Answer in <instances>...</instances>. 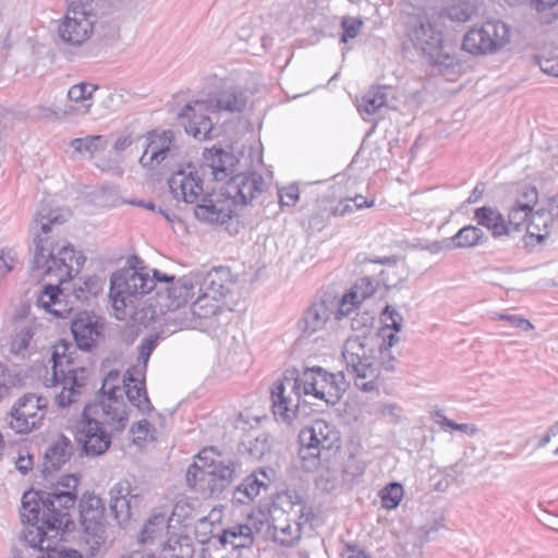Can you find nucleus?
Returning <instances> with one entry per match:
<instances>
[{
	"label": "nucleus",
	"instance_id": "1",
	"mask_svg": "<svg viewBox=\"0 0 558 558\" xmlns=\"http://www.w3.org/2000/svg\"><path fill=\"white\" fill-rule=\"evenodd\" d=\"M78 480L62 476L51 492L29 490L22 497L21 518L27 523L23 531L24 544L11 558H82L76 549H56L59 532L70 522L69 509L76 501Z\"/></svg>",
	"mask_w": 558,
	"mask_h": 558
},
{
	"label": "nucleus",
	"instance_id": "2",
	"mask_svg": "<svg viewBox=\"0 0 558 558\" xmlns=\"http://www.w3.org/2000/svg\"><path fill=\"white\" fill-rule=\"evenodd\" d=\"M146 142L140 163L146 169H159L166 174H197L198 170L203 173L210 171L211 174H228L239 162L234 154L216 146L205 148L199 161L175 144L171 130L148 132Z\"/></svg>",
	"mask_w": 558,
	"mask_h": 558
},
{
	"label": "nucleus",
	"instance_id": "3",
	"mask_svg": "<svg viewBox=\"0 0 558 558\" xmlns=\"http://www.w3.org/2000/svg\"><path fill=\"white\" fill-rule=\"evenodd\" d=\"M69 217V210L43 207L36 213L31 227L34 234V266L44 277L57 283L72 279L85 260L81 254H76L72 244L54 238L53 228Z\"/></svg>",
	"mask_w": 558,
	"mask_h": 558
},
{
	"label": "nucleus",
	"instance_id": "4",
	"mask_svg": "<svg viewBox=\"0 0 558 558\" xmlns=\"http://www.w3.org/2000/svg\"><path fill=\"white\" fill-rule=\"evenodd\" d=\"M168 185L177 201L195 204L199 221L225 225L235 215V201L225 196L218 177H170Z\"/></svg>",
	"mask_w": 558,
	"mask_h": 558
},
{
	"label": "nucleus",
	"instance_id": "5",
	"mask_svg": "<svg viewBox=\"0 0 558 558\" xmlns=\"http://www.w3.org/2000/svg\"><path fill=\"white\" fill-rule=\"evenodd\" d=\"M128 423L121 403L105 401L85 407L76 425V440L86 456L104 454L111 445V434L106 429L122 430Z\"/></svg>",
	"mask_w": 558,
	"mask_h": 558
},
{
	"label": "nucleus",
	"instance_id": "6",
	"mask_svg": "<svg viewBox=\"0 0 558 558\" xmlns=\"http://www.w3.org/2000/svg\"><path fill=\"white\" fill-rule=\"evenodd\" d=\"M381 347L372 335H353L347 338L342 347V359L354 385L362 391H374L378 388L383 355Z\"/></svg>",
	"mask_w": 558,
	"mask_h": 558
},
{
	"label": "nucleus",
	"instance_id": "7",
	"mask_svg": "<svg viewBox=\"0 0 558 558\" xmlns=\"http://www.w3.org/2000/svg\"><path fill=\"white\" fill-rule=\"evenodd\" d=\"M74 351L75 348L64 340L52 347V374L46 378V386L54 389V402L60 408L76 402L86 385L88 371L74 366Z\"/></svg>",
	"mask_w": 558,
	"mask_h": 558
},
{
	"label": "nucleus",
	"instance_id": "8",
	"mask_svg": "<svg viewBox=\"0 0 558 558\" xmlns=\"http://www.w3.org/2000/svg\"><path fill=\"white\" fill-rule=\"evenodd\" d=\"M245 106V95L231 88L218 93L210 99L195 100L186 104L179 113V117L186 120L184 123L186 133L199 141H205L214 136V123L208 113L221 110L240 112Z\"/></svg>",
	"mask_w": 558,
	"mask_h": 558
},
{
	"label": "nucleus",
	"instance_id": "9",
	"mask_svg": "<svg viewBox=\"0 0 558 558\" xmlns=\"http://www.w3.org/2000/svg\"><path fill=\"white\" fill-rule=\"evenodd\" d=\"M154 289H156L155 272L150 276L135 268H124L113 272L110 279L109 298L116 318L124 319L128 308H132L138 298Z\"/></svg>",
	"mask_w": 558,
	"mask_h": 558
},
{
	"label": "nucleus",
	"instance_id": "10",
	"mask_svg": "<svg viewBox=\"0 0 558 558\" xmlns=\"http://www.w3.org/2000/svg\"><path fill=\"white\" fill-rule=\"evenodd\" d=\"M198 461L187 469L186 483L204 498L221 493L233 482L236 464L231 459L207 463L206 458L199 454Z\"/></svg>",
	"mask_w": 558,
	"mask_h": 558
},
{
	"label": "nucleus",
	"instance_id": "11",
	"mask_svg": "<svg viewBox=\"0 0 558 558\" xmlns=\"http://www.w3.org/2000/svg\"><path fill=\"white\" fill-rule=\"evenodd\" d=\"M408 41L433 64L450 66L453 58L442 50V34L427 16L411 17L407 27Z\"/></svg>",
	"mask_w": 558,
	"mask_h": 558
},
{
	"label": "nucleus",
	"instance_id": "12",
	"mask_svg": "<svg viewBox=\"0 0 558 558\" xmlns=\"http://www.w3.org/2000/svg\"><path fill=\"white\" fill-rule=\"evenodd\" d=\"M48 399L34 392L19 397L4 416V424L15 434L27 435L43 426Z\"/></svg>",
	"mask_w": 558,
	"mask_h": 558
},
{
	"label": "nucleus",
	"instance_id": "13",
	"mask_svg": "<svg viewBox=\"0 0 558 558\" xmlns=\"http://www.w3.org/2000/svg\"><path fill=\"white\" fill-rule=\"evenodd\" d=\"M156 289H157V306L163 314L170 313L167 322H172L170 318L175 315L183 316V308L186 303L196 294V284L192 272L181 277L177 281L167 275H161L155 270Z\"/></svg>",
	"mask_w": 558,
	"mask_h": 558
},
{
	"label": "nucleus",
	"instance_id": "14",
	"mask_svg": "<svg viewBox=\"0 0 558 558\" xmlns=\"http://www.w3.org/2000/svg\"><path fill=\"white\" fill-rule=\"evenodd\" d=\"M295 378L303 396H312L327 404H336L349 386L342 372L333 374L322 367L306 368Z\"/></svg>",
	"mask_w": 558,
	"mask_h": 558
},
{
	"label": "nucleus",
	"instance_id": "15",
	"mask_svg": "<svg viewBox=\"0 0 558 558\" xmlns=\"http://www.w3.org/2000/svg\"><path fill=\"white\" fill-rule=\"evenodd\" d=\"M300 454L303 459L328 460L340 448V435L333 425L324 421H314L299 434Z\"/></svg>",
	"mask_w": 558,
	"mask_h": 558
},
{
	"label": "nucleus",
	"instance_id": "16",
	"mask_svg": "<svg viewBox=\"0 0 558 558\" xmlns=\"http://www.w3.org/2000/svg\"><path fill=\"white\" fill-rule=\"evenodd\" d=\"M197 298L183 316L175 315L170 319L179 328L216 330L219 316L223 313V299L196 290Z\"/></svg>",
	"mask_w": 558,
	"mask_h": 558
},
{
	"label": "nucleus",
	"instance_id": "17",
	"mask_svg": "<svg viewBox=\"0 0 558 558\" xmlns=\"http://www.w3.org/2000/svg\"><path fill=\"white\" fill-rule=\"evenodd\" d=\"M510 39V29L499 20H488L471 28L463 37L462 49L473 56L495 53Z\"/></svg>",
	"mask_w": 558,
	"mask_h": 558
},
{
	"label": "nucleus",
	"instance_id": "18",
	"mask_svg": "<svg viewBox=\"0 0 558 558\" xmlns=\"http://www.w3.org/2000/svg\"><path fill=\"white\" fill-rule=\"evenodd\" d=\"M302 396L295 377L284 376L277 380L271 389V408L276 420L292 424L296 418Z\"/></svg>",
	"mask_w": 558,
	"mask_h": 558
},
{
	"label": "nucleus",
	"instance_id": "19",
	"mask_svg": "<svg viewBox=\"0 0 558 558\" xmlns=\"http://www.w3.org/2000/svg\"><path fill=\"white\" fill-rule=\"evenodd\" d=\"M94 17L87 8L71 5L59 25L60 38L73 46L82 45L93 33Z\"/></svg>",
	"mask_w": 558,
	"mask_h": 558
},
{
	"label": "nucleus",
	"instance_id": "20",
	"mask_svg": "<svg viewBox=\"0 0 558 558\" xmlns=\"http://www.w3.org/2000/svg\"><path fill=\"white\" fill-rule=\"evenodd\" d=\"M270 518L311 522L314 518L312 507L295 489H287L276 495L270 507Z\"/></svg>",
	"mask_w": 558,
	"mask_h": 558
},
{
	"label": "nucleus",
	"instance_id": "21",
	"mask_svg": "<svg viewBox=\"0 0 558 558\" xmlns=\"http://www.w3.org/2000/svg\"><path fill=\"white\" fill-rule=\"evenodd\" d=\"M337 299L332 295H325L314 301L304 312L299 322V329L305 336H312L332 325L335 322Z\"/></svg>",
	"mask_w": 558,
	"mask_h": 558
},
{
	"label": "nucleus",
	"instance_id": "22",
	"mask_svg": "<svg viewBox=\"0 0 558 558\" xmlns=\"http://www.w3.org/2000/svg\"><path fill=\"white\" fill-rule=\"evenodd\" d=\"M196 290L223 299L233 286L232 276L227 267L192 272Z\"/></svg>",
	"mask_w": 558,
	"mask_h": 558
},
{
	"label": "nucleus",
	"instance_id": "23",
	"mask_svg": "<svg viewBox=\"0 0 558 558\" xmlns=\"http://www.w3.org/2000/svg\"><path fill=\"white\" fill-rule=\"evenodd\" d=\"M225 196L236 205H247L264 190L263 177H229L221 185Z\"/></svg>",
	"mask_w": 558,
	"mask_h": 558
},
{
	"label": "nucleus",
	"instance_id": "24",
	"mask_svg": "<svg viewBox=\"0 0 558 558\" xmlns=\"http://www.w3.org/2000/svg\"><path fill=\"white\" fill-rule=\"evenodd\" d=\"M122 381L124 384L123 393L130 403L143 414L150 413L154 408L147 397L143 367L129 368L124 373Z\"/></svg>",
	"mask_w": 558,
	"mask_h": 558
},
{
	"label": "nucleus",
	"instance_id": "25",
	"mask_svg": "<svg viewBox=\"0 0 558 558\" xmlns=\"http://www.w3.org/2000/svg\"><path fill=\"white\" fill-rule=\"evenodd\" d=\"M71 330L77 347L88 350L100 335V325L95 316L83 312L72 320Z\"/></svg>",
	"mask_w": 558,
	"mask_h": 558
},
{
	"label": "nucleus",
	"instance_id": "26",
	"mask_svg": "<svg viewBox=\"0 0 558 558\" xmlns=\"http://www.w3.org/2000/svg\"><path fill=\"white\" fill-rule=\"evenodd\" d=\"M272 519V541L282 546H293L301 538L303 527L310 522L289 520L286 518Z\"/></svg>",
	"mask_w": 558,
	"mask_h": 558
},
{
	"label": "nucleus",
	"instance_id": "27",
	"mask_svg": "<svg viewBox=\"0 0 558 558\" xmlns=\"http://www.w3.org/2000/svg\"><path fill=\"white\" fill-rule=\"evenodd\" d=\"M109 507L117 519L126 520L131 517V502L136 498L132 495L128 481L119 482L109 492Z\"/></svg>",
	"mask_w": 558,
	"mask_h": 558
},
{
	"label": "nucleus",
	"instance_id": "28",
	"mask_svg": "<svg viewBox=\"0 0 558 558\" xmlns=\"http://www.w3.org/2000/svg\"><path fill=\"white\" fill-rule=\"evenodd\" d=\"M72 452V442L64 435H59L45 451L44 472H51L60 469L69 461Z\"/></svg>",
	"mask_w": 558,
	"mask_h": 558
},
{
	"label": "nucleus",
	"instance_id": "29",
	"mask_svg": "<svg viewBox=\"0 0 558 558\" xmlns=\"http://www.w3.org/2000/svg\"><path fill=\"white\" fill-rule=\"evenodd\" d=\"M83 529L104 527V507L101 499L94 494H84L78 504Z\"/></svg>",
	"mask_w": 558,
	"mask_h": 558
},
{
	"label": "nucleus",
	"instance_id": "30",
	"mask_svg": "<svg viewBox=\"0 0 558 558\" xmlns=\"http://www.w3.org/2000/svg\"><path fill=\"white\" fill-rule=\"evenodd\" d=\"M63 293L54 284H48L39 294L37 304L57 318H65L70 315L71 308L62 299Z\"/></svg>",
	"mask_w": 558,
	"mask_h": 558
},
{
	"label": "nucleus",
	"instance_id": "31",
	"mask_svg": "<svg viewBox=\"0 0 558 558\" xmlns=\"http://www.w3.org/2000/svg\"><path fill=\"white\" fill-rule=\"evenodd\" d=\"M119 371H110L104 378L101 386V396L95 404H102L105 401H117L121 403L123 409V416L128 417L126 404L123 400L124 384L122 381Z\"/></svg>",
	"mask_w": 558,
	"mask_h": 558
},
{
	"label": "nucleus",
	"instance_id": "32",
	"mask_svg": "<svg viewBox=\"0 0 558 558\" xmlns=\"http://www.w3.org/2000/svg\"><path fill=\"white\" fill-rule=\"evenodd\" d=\"M475 219L480 226L490 231L495 239L508 238L506 219L498 209L493 207L477 208Z\"/></svg>",
	"mask_w": 558,
	"mask_h": 558
},
{
	"label": "nucleus",
	"instance_id": "33",
	"mask_svg": "<svg viewBox=\"0 0 558 558\" xmlns=\"http://www.w3.org/2000/svg\"><path fill=\"white\" fill-rule=\"evenodd\" d=\"M105 527L83 529L81 536L82 558H97L106 551Z\"/></svg>",
	"mask_w": 558,
	"mask_h": 558
},
{
	"label": "nucleus",
	"instance_id": "34",
	"mask_svg": "<svg viewBox=\"0 0 558 558\" xmlns=\"http://www.w3.org/2000/svg\"><path fill=\"white\" fill-rule=\"evenodd\" d=\"M553 226V217L546 207H542L531 211L525 231L531 238H535L537 243H542L550 234Z\"/></svg>",
	"mask_w": 558,
	"mask_h": 558
},
{
	"label": "nucleus",
	"instance_id": "35",
	"mask_svg": "<svg viewBox=\"0 0 558 558\" xmlns=\"http://www.w3.org/2000/svg\"><path fill=\"white\" fill-rule=\"evenodd\" d=\"M97 90V86L88 83H80L73 85L68 92V98L74 102L66 110L70 116L74 112L87 113L93 106V94Z\"/></svg>",
	"mask_w": 558,
	"mask_h": 558
},
{
	"label": "nucleus",
	"instance_id": "36",
	"mask_svg": "<svg viewBox=\"0 0 558 558\" xmlns=\"http://www.w3.org/2000/svg\"><path fill=\"white\" fill-rule=\"evenodd\" d=\"M35 330L36 326L32 320H24L20 323L9 343L10 353L22 357L26 356L31 340L35 335Z\"/></svg>",
	"mask_w": 558,
	"mask_h": 558
},
{
	"label": "nucleus",
	"instance_id": "37",
	"mask_svg": "<svg viewBox=\"0 0 558 558\" xmlns=\"http://www.w3.org/2000/svg\"><path fill=\"white\" fill-rule=\"evenodd\" d=\"M219 535L222 539H226L229 547H232L234 554H238L239 549L251 547L254 542L252 530L246 524H235L223 530Z\"/></svg>",
	"mask_w": 558,
	"mask_h": 558
},
{
	"label": "nucleus",
	"instance_id": "38",
	"mask_svg": "<svg viewBox=\"0 0 558 558\" xmlns=\"http://www.w3.org/2000/svg\"><path fill=\"white\" fill-rule=\"evenodd\" d=\"M194 548L186 536H170L162 543L160 558H193Z\"/></svg>",
	"mask_w": 558,
	"mask_h": 558
},
{
	"label": "nucleus",
	"instance_id": "39",
	"mask_svg": "<svg viewBox=\"0 0 558 558\" xmlns=\"http://www.w3.org/2000/svg\"><path fill=\"white\" fill-rule=\"evenodd\" d=\"M263 478L266 477L265 473L260 474ZM267 484L264 480L259 478L257 474L247 476L234 492V499L240 504H246L257 497L262 489H266Z\"/></svg>",
	"mask_w": 558,
	"mask_h": 558
},
{
	"label": "nucleus",
	"instance_id": "40",
	"mask_svg": "<svg viewBox=\"0 0 558 558\" xmlns=\"http://www.w3.org/2000/svg\"><path fill=\"white\" fill-rule=\"evenodd\" d=\"M169 527L166 514L157 513L151 515L141 532L140 542L142 544H153L156 539L163 536Z\"/></svg>",
	"mask_w": 558,
	"mask_h": 558
},
{
	"label": "nucleus",
	"instance_id": "41",
	"mask_svg": "<svg viewBox=\"0 0 558 558\" xmlns=\"http://www.w3.org/2000/svg\"><path fill=\"white\" fill-rule=\"evenodd\" d=\"M201 558H236L238 554L232 551V547L226 544L220 535H213L206 541H202Z\"/></svg>",
	"mask_w": 558,
	"mask_h": 558
},
{
	"label": "nucleus",
	"instance_id": "42",
	"mask_svg": "<svg viewBox=\"0 0 558 558\" xmlns=\"http://www.w3.org/2000/svg\"><path fill=\"white\" fill-rule=\"evenodd\" d=\"M387 105L386 87H377L368 90L361 99L357 108L361 113L368 116L377 113Z\"/></svg>",
	"mask_w": 558,
	"mask_h": 558
},
{
	"label": "nucleus",
	"instance_id": "43",
	"mask_svg": "<svg viewBox=\"0 0 558 558\" xmlns=\"http://www.w3.org/2000/svg\"><path fill=\"white\" fill-rule=\"evenodd\" d=\"M530 215L531 210L529 209L515 205L511 206L508 219L506 220L508 238L514 239L521 234L530 219Z\"/></svg>",
	"mask_w": 558,
	"mask_h": 558
},
{
	"label": "nucleus",
	"instance_id": "44",
	"mask_svg": "<svg viewBox=\"0 0 558 558\" xmlns=\"http://www.w3.org/2000/svg\"><path fill=\"white\" fill-rule=\"evenodd\" d=\"M484 232L474 226H466L459 230V232L450 238L452 241V248L472 247L483 241Z\"/></svg>",
	"mask_w": 558,
	"mask_h": 558
},
{
	"label": "nucleus",
	"instance_id": "45",
	"mask_svg": "<svg viewBox=\"0 0 558 558\" xmlns=\"http://www.w3.org/2000/svg\"><path fill=\"white\" fill-rule=\"evenodd\" d=\"M380 263L387 264V268L383 269L380 272L383 281L386 286L393 287L405 278V268L403 262H400L393 257L385 258L384 260H380Z\"/></svg>",
	"mask_w": 558,
	"mask_h": 558
},
{
	"label": "nucleus",
	"instance_id": "46",
	"mask_svg": "<svg viewBox=\"0 0 558 558\" xmlns=\"http://www.w3.org/2000/svg\"><path fill=\"white\" fill-rule=\"evenodd\" d=\"M107 141L101 135L86 136L82 138H74L71 142V147L80 154H89L93 156L100 148H105Z\"/></svg>",
	"mask_w": 558,
	"mask_h": 558
},
{
	"label": "nucleus",
	"instance_id": "47",
	"mask_svg": "<svg viewBox=\"0 0 558 558\" xmlns=\"http://www.w3.org/2000/svg\"><path fill=\"white\" fill-rule=\"evenodd\" d=\"M272 519L270 518V510L268 514L260 513L259 517H252L245 523L252 530V536L259 535L264 539L272 541Z\"/></svg>",
	"mask_w": 558,
	"mask_h": 558
},
{
	"label": "nucleus",
	"instance_id": "48",
	"mask_svg": "<svg viewBox=\"0 0 558 558\" xmlns=\"http://www.w3.org/2000/svg\"><path fill=\"white\" fill-rule=\"evenodd\" d=\"M404 495L403 486L400 483L392 482L385 486L380 492L381 506L385 509H396Z\"/></svg>",
	"mask_w": 558,
	"mask_h": 558
},
{
	"label": "nucleus",
	"instance_id": "49",
	"mask_svg": "<svg viewBox=\"0 0 558 558\" xmlns=\"http://www.w3.org/2000/svg\"><path fill=\"white\" fill-rule=\"evenodd\" d=\"M377 290V282L368 277L361 278L351 288L349 293L362 303L364 300L371 298Z\"/></svg>",
	"mask_w": 558,
	"mask_h": 558
},
{
	"label": "nucleus",
	"instance_id": "50",
	"mask_svg": "<svg viewBox=\"0 0 558 558\" xmlns=\"http://www.w3.org/2000/svg\"><path fill=\"white\" fill-rule=\"evenodd\" d=\"M93 202L100 207H114L122 203L117 190L111 186H102L95 193Z\"/></svg>",
	"mask_w": 558,
	"mask_h": 558
},
{
	"label": "nucleus",
	"instance_id": "51",
	"mask_svg": "<svg viewBox=\"0 0 558 558\" xmlns=\"http://www.w3.org/2000/svg\"><path fill=\"white\" fill-rule=\"evenodd\" d=\"M32 118L38 121H58L70 116L68 110H56L50 107L38 105L32 109Z\"/></svg>",
	"mask_w": 558,
	"mask_h": 558
},
{
	"label": "nucleus",
	"instance_id": "52",
	"mask_svg": "<svg viewBox=\"0 0 558 558\" xmlns=\"http://www.w3.org/2000/svg\"><path fill=\"white\" fill-rule=\"evenodd\" d=\"M270 449L269 437L266 433L258 434L254 440L248 442L246 451L254 460H259Z\"/></svg>",
	"mask_w": 558,
	"mask_h": 558
},
{
	"label": "nucleus",
	"instance_id": "53",
	"mask_svg": "<svg viewBox=\"0 0 558 558\" xmlns=\"http://www.w3.org/2000/svg\"><path fill=\"white\" fill-rule=\"evenodd\" d=\"M360 304V300H355L349 292L345 293L340 301L337 300L336 313L333 314L335 322L342 320L351 315Z\"/></svg>",
	"mask_w": 558,
	"mask_h": 558
},
{
	"label": "nucleus",
	"instance_id": "54",
	"mask_svg": "<svg viewBox=\"0 0 558 558\" xmlns=\"http://www.w3.org/2000/svg\"><path fill=\"white\" fill-rule=\"evenodd\" d=\"M350 320V326L353 331L360 332L359 335H369L375 317L368 312H357Z\"/></svg>",
	"mask_w": 558,
	"mask_h": 558
},
{
	"label": "nucleus",
	"instance_id": "55",
	"mask_svg": "<svg viewBox=\"0 0 558 558\" xmlns=\"http://www.w3.org/2000/svg\"><path fill=\"white\" fill-rule=\"evenodd\" d=\"M19 381L17 376L0 363V401L8 397Z\"/></svg>",
	"mask_w": 558,
	"mask_h": 558
},
{
	"label": "nucleus",
	"instance_id": "56",
	"mask_svg": "<svg viewBox=\"0 0 558 558\" xmlns=\"http://www.w3.org/2000/svg\"><path fill=\"white\" fill-rule=\"evenodd\" d=\"M538 201V192L534 186H524L519 192L513 205L533 210Z\"/></svg>",
	"mask_w": 558,
	"mask_h": 558
},
{
	"label": "nucleus",
	"instance_id": "57",
	"mask_svg": "<svg viewBox=\"0 0 558 558\" xmlns=\"http://www.w3.org/2000/svg\"><path fill=\"white\" fill-rule=\"evenodd\" d=\"M158 337L157 336H150L148 338H145L141 344L138 345V364L134 367H143L144 372L146 371V366L148 363V360L157 347Z\"/></svg>",
	"mask_w": 558,
	"mask_h": 558
},
{
	"label": "nucleus",
	"instance_id": "58",
	"mask_svg": "<svg viewBox=\"0 0 558 558\" xmlns=\"http://www.w3.org/2000/svg\"><path fill=\"white\" fill-rule=\"evenodd\" d=\"M372 413L390 422H398L401 418L402 410L396 403H378Z\"/></svg>",
	"mask_w": 558,
	"mask_h": 558
},
{
	"label": "nucleus",
	"instance_id": "59",
	"mask_svg": "<svg viewBox=\"0 0 558 558\" xmlns=\"http://www.w3.org/2000/svg\"><path fill=\"white\" fill-rule=\"evenodd\" d=\"M363 26V21L356 17L345 16L342 19L341 27L343 29L341 41L347 43L351 38H355Z\"/></svg>",
	"mask_w": 558,
	"mask_h": 558
},
{
	"label": "nucleus",
	"instance_id": "60",
	"mask_svg": "<svg viewBox=\"0 0 558 558\" xmlns=\"http://www.w3.org/2000/svg\"><path fill=\"white\" fill-rule=\"evenodd\" d=\"M436 416L438 417V420H436V423L441 426L450 427L454 430L468 434L470 436H474L478 432L475 425L456 423L439 412L436 413Z\"/></svg>",
	"mask_w": 558,
	"mask_h": 558
},
{
	"label": "nucleus",
	"instance_id": "61",
	"mask_svg": "<svg viewBox=\"0 0 558 558\" xmlns=\"http://www.w3.org/2000/svg\"><path fill=\"white\" fill-rule=\"evenodd\" d=\"M383 319L387 328L393 329L396 332L402 328L403 318L401 314L391 305H387L383 312Z\"/></svg>",
	"mask_w": 558,
	"mask_h": 558
},
{
	"label": "nucleus",
	"instance_id": "62",
	"mask_svg": "<svg viewBox=\"0 0 558 558\" xmlns=\"http://www.w3.org/2000/svg\"><path fill=\"white\" fill-rule=\"evenodd\" d=\"M16 263V254L12 250L0 248V279L5 277Z\"/></svg>",
	"mask_w": 558,
	"mask_h": 558
},
{
	"label": "nucleus",
	"instance_id": "63",
	"mask_svg": "<svg viewBox=\"0 0 558 558\" xmlns=\"http://www.w3.org/2000/svg\"><path fill=\"white\" fill-rule=\"evenodd\" d=\"M535 63L541 71L547 75L558 77V58L557 57H538L534 56Z\"/></svg>",
	"mask_w": 558,
	"mask_h": 558
},
{
	"label": "nucleus",
	"instance_id": "64",
	"mask_svg": "<svg viewBox=\"0 0 558 558\" xmlns=\"http://www.w3.org/2000/svg\"><path fill=\"white\" fill-rule=\"evenodd\" d=\"M299 186L295 184L279 189L278 194L281 206H293L299 199Z\"/></svg>",
	"mask_w": 558,
	"mask_h": 558
}]
</instances>
